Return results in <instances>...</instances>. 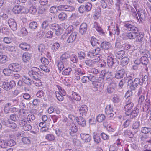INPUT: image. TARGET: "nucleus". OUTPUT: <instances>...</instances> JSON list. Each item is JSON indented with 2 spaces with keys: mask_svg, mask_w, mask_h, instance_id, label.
<instances>
[{
  "mask_svg": "<svg viewBox=\"0 0 151 151\" xmlns=\"http://www.w3.org/2000/svg\"><path fill=\"white\" fill-rule=\"evenodd\" d=\"M66 125L69 127L70 135L72 136H74L75 133H76L78 130V128L77 127L76 125L72 122H68Z\"/></svg>",
  "mask_w": 151,
  "mask_h": 151,
  "instance_id": "nucleus-1",
  "label": "nucleus"
},
{
  "mask_svg": "<svg viewBox=\"0 0 151 151\" xmlns=\"http://www.w3.org/2000/svg\"><path fill=\"white\" fill-rule=\"evenodd\" d=\"M28 73L29 76L33 78L34 79L40 78L41 74L39 70V69L36 67H34L31 70L29 71Z\"/></svg>",
  "mask_w": 151,
  "mask_h": 151,
  "instance_id": "nucleus-2",
  "label": "nucleus"
},
{
  "mask_svg": "<svg viewBox=\"0 0 151 151\" xmlns=\"http://www.w3.org/2000/svg\"><path fill=\"white\" fill-rule=\"evenodd\" d=\"M128 83L129 84L131 89L133 90H134L138 84L141 85L142 84V82L140 81V79L137 78L135 79L133 81L129 80Z\"/></svg>",
  "mask_w": 151,
  "mask_h": 151,
  "instance_id": "nucleus-3",
  "label": "nucleus"
},
{
  "mask_svg": "<svg viewBox=\"0 0 151 151\" xmlns=\"http://www.w3.org/2000/svg\"><path fill=\"white\" fill-rule=\"evenodd\" d=\"M58 9L60 11H73L75 10V8L73 6L68 5H60L57 7Z\"/></svg>",
  "mask_w": 151,
  "mask_h": 151,
  "instance_id": "nucleus-4",
  "label": "nucleus"
},
{
  "mask_svg": "<svg viewBox=\"0 0 151 151\" xmlns=\"http://www.w3.org/2000/svg\"><path fill=\"white\" fill-rule=\"evenodd\" d=\"M133 103L130 99H127L126 100V105L124 106V110L126 112L128 113L133 107Z\"/></svg>",
  "mask_w": 151,
  "mask_h": 151,
  "instance_id": "nucleus-5",
  "label": "nucleus"
},
{
  "mask_svg": "<svg viewBox=\"0 0 151 151\" xmlns=\"http://www.w3.org/2000/svg\"><path fill=\"white\" fill-rule=\"evenodd\" d=\"M9 68L11 71L14 72H18L21 69V67L18 64L13 63L9 65Z\"/></svg>",
  "mask_w": 151,
  "mask_h": 151,
  "instance_id": "nucleus-6",
  "label": "nucleus"
},
{
  "mask_svg": "<svg viewBox=\"0 0 151 151\" xmlns=\"http://www.w3.org/2000/svg\"><path fill=\"white\" fill-rule=\"evenodd\" d=\"M116 59L114 58L113 55L111 54H109L107 58V63L109 67H111L115 63Z\"/></svg>",
  "mask_w": 151,
  "mask_h": 151,
  "instance_id": "nucleus-7",
  "label": "nucleus"
},
{
  "mask_svg": "<svg viewBox=\"0 0 151 151\" xmlns=\"http://www.w3.org/2000/svg\"><path fill=\"white\" fill-rule=\"evenodd\" d=\"M8 24L11 29L13 31H15L17 29V25L15 20L13 19H10L8 21Z\"/></svg>",
  "mask_w": 151,
  "mask_h": 151,
  "instance_id": "nucleus-8",
  "label": "nucleus"
},
{
  "mask_svg": "<svg viewBox=\"0 0 151 151\" xmlns=\"http://www.w3.org/2000/svg\"><path fill=\"white\" fill-rule=\"evenodd\" d=\"M25 8L22 6H15L14 7L12 11L15 14H17L19 13H23L26 12L24 11Z\"/></svg>",
  "mask_w": 151,
  "mask_h": 151,
  "instance_id": "nucleus-9",
  "label": "nucleus"
},
{
  "mask_svg": "<svg viewBox=\"0 0 151 151\" xmlns=\"http://www.w3.org/2000/svg\"><path fill=\"white\" fill-rule=\"evenodd\" d=\"M77 35V32H72L68 36L67 40V42L68 43L73 42L76 40Z\"/></svg>",
  "mask_w": 151,
  "mask_h": 151,
  "instance_id": "nucleus-10",
  "label": "nucleus"
},
{
  "mask_svg": "<svg viewBox=\"0 0 151 151\" xmlns=\"http://www.w3.org/2000/svg\"><path fill=\"white\" fill-rule=\"evenodd\" d=\"M124 28L128 31H136L137 32L138 30V28L135 26L129 24H125Z\"/></svg>",
  "mask_w": 151,
  "mask_h": 151,
  "instance_id": "nucleus-11",
  "label": "nucleus"
},
{
  "mask_svg": "<svg viewBox=\"0 0 151 151\" xmlns=\"http://www.w3.org/2000/svg\"><path fill=\"white\" fill-rule=\"evenodd\" d=\"M139 112V109L137 108H135L134 110L132 111L131 110L128 113L127 112L125 113V114L127 115H130V117L131 118H133L134 117H135L137 116Z\"/></svg>",
  "mask_w": 151,
  "mask_h": 151,
  "instance_id": "nucleus-12",
  "label": "nucleus"
},
{
  "mask_svg": "<svg viewBox=\"0 0 151 151\" xmlns=\"http://www.w3.org/2000/svg\"><path fill=\"white\" fill-rule=\"evenodd\" d=\"M137 12L140 21L145 20L146 12L145 10L139 9Z\"/></svg>",
  "mask_w": 151,
  "mask_h": 151,
  "instance_id": "nucleus-13",
  "label": "nucleus"
},
{
  "mask_svg": "<svg viewBox=\"0 0 151 151\" xmlns=\"http://www.w3.org/2000/svg\"><path fill=\"white\" fill-rule=\"evenodd\" d=\"M76 119L78 124L82 127H84L86 125V121L82 117L80 116L79 117H76Z\"/></svg>",
  "mask_w": 151,
  "mask_h": 151,
  "instance_id": "nucleus-14",
  "label": "nucleus"
},
{
  "mask_svg": "<svg viewBox=\"0 0 151 151\" xmlns=\"http://www.w3.org/2000/svg\"><path fill=\"white\" fill-rule=\"evenodd\" d=\"M88 111L87 106L85 105H82L80 108L79 110V113L82 116H85Z\"/></svg>",
  "mask_w": 151,
  "mask_h": 151,
  "instance_id": "nucleus-15",
  "label": "nucleus"
},
{
  "mask_svg": "<svg viewBox=\"0 0 151 151\" xmlns=\"http://www.w3.org/2000/svg\"><path fill=\"white\" fill-rule=\"evenodd\" d=\"M92 84L94 86V88H95V89L94 90L95 91L98 90L100 91L103 88V86L101 82L96 81L94 83H92Z\"/></svg>",
  "mask_w": 151,
  "mask_h": 151,
  "instance_id": "nucleus-16",
  "label": "nucleus"
},
{
  "mask_svg": "<svg viewBox=\"0 0 151 151\" xmlns=\"http://www.w3.org/2000/svg\"><path fill=\"white\" fill-rule=\"evenodd\" d=\"M144 36V34L142 32H140L139 33H136L135 41L137 42H142Z\"/></svg>",
  "mask_w": 151,
  "mask_h": 151,
  "instance_id": "nucleus-17",
  "label": "nucleus"
},
{
  "mask_svg": "<svg viewBox=\"0 0 151 151\" xmlns=\"http://www.w3.org/2000/svg\"><path fill=\"white\" fill-rule=\"evenodd\" d=\"M81 139L86 142H88L90 141L91 138L88 134H80Z\"/></svg>",
  "mask_w": 151,
  "mask_h": 151,
  "instance_id": "nucleus-18",
  "label": "nucleus"
},
{
  "mask_svg": "<svg viewBox=\"0 0 151 151\" xmlns=\"http://www.w3.org/2000/svg\"><path fill=\"white\" fill-rule=\"evenodd\" d=\"M87 24L86 23H82L80 26L79 32L82 34H85L87 29Z\"/></svg>",
  "mask_w": 151,
  "mask_h": 151,
  "instance_id": "nucleus-19",
  "label": "nucleus"
},
{
  "mask_svg": "<svg viewBox=\"0 0 151 151\" xmlns=\"http://www.w3.org/2000/svg\"><path fill=\"white\" fill-rule=\"evenodd\" d=\"M124 74V69H121L118 70L116 73L115 77L117 79L122 78Z\"/></svg>",
  "mask_w": 151,
  "mask_h": 151,
  "instance_id": "nucleus-20",
  "label": "nucleus"
},
{
  "mask_svg": "<svg viewBox=\"0 0 151 151\" xmlns=\"http://www.w3.org/2000/svg\"><path fill=\"white\" fill-rule=\"evenodd\" d=\"M19 46L22 49L25 51L28 50L30 48L29 45L25 42L21 43L20 44Z\"/></svg>",
  "mask_w": 151,
  "mask_h": 151,
  "instance_id": "nucleus-21",
  "label": "nucleus"
},
{
  "mask_svg": "<svg viewBox=\"0 0 151 151\" xmlns=\"http://www.w3.org/2000/svg\"><path fill=\"white\" fill-rule=\"evenodd\" d=\"M120 32V31L118 27L116 26L113 27L112 32H109V35L111 36H112V34L114 35L116 34L117 35H118Z\"/></svg>",
  "mask_w": 151,
  "mask_h": 151,
  "instance_id": "nucleus-22",
  "label": "nucleus"
},
{
  "mask_svg": "<svg viewBox=\"0 0 151 151\" xmlns=\"http://www.w3.org/2000/svg\"><path fill=\"white\" fill-rule=\"evenodd\" d=\"M22 58L24 62H27L31 58L30 54L27 52L24 53L23 55Z\"/></svg>",
  "mask_w": 151,
  "mask_h": 151,
  "instance_id": "nucleus-23",
  "label": "nucleus"
},
{
  "mask_svg": "<svg viewBox=\"0 0 151 151\" xmlns=\"http://www.w3.org/2000/svg\"><path fill=\"white\" fill-rule=\"evenodd\" d=\"M64 62L60 59L56 62L58 69L60 71L62 70L65 67V65H64Z\"/></svg>",
  "mask_w": 151,
  "mask_h": 151,
  "instance_id": "nucleus-24",
  "label": "nucleus"
},
{
  "mask_svg": "<svg viewBox=\"0 0 151 151\" xmlns=\"http://www.w3.org/2000/svg\"><path fill=\"white\" fill-rule=\"evenodd\" d=\"M137 32H130L128 33L126 35L127 37L126 39L128 38L130 39H133L135 38Z\"/></svg>",
  "mask_w": 151,
  "mask_h": 151,
  "instance_id": "nucleus-25",
  "label": "nucleus"
},
{
  "mask_svg": "<svg viewBox=\"0 0 151 151\" xmlns=\"http://www.w3.org/2000/svg\"><path fill=\"white\" fill-rule=\"evenodd\" d=\"M101 46L103 49H108L111 47V45L109 42H103L101 44Z\"/></svg>",
  "mask_w": 151,
  "mask_h": 151,
  "instance_id": "nucleus-26",
  "label": "nucleus"
},
{
  "mask_svg": "<svg viewBox=\"0 0 151 151\" xmlns=\"http://www.w3.org/2000/svg\"><path fill=\"white\" fill-rule=\"evenodd\" d=\"M70 56V55L68 53L65 52L61 56L60 59L63 61H64L69 58Z\"/></svg>",
  "mask_w": 151,
  "mask_h": 151,
  "instance_id": "nucleus-27",
  "label": "nucleus"
},
{
  "mask_svg": "<svg viewBox=\"0 0 151 151\" xmlns=\"http://www.w3.org/2000/svg\"><path fill=\"white\" fill-rule=\"evenodd\" d=\"M87 55L89 58H93L94 60H96L97 59L98 60H99L98 58L96 57V56L94 53V51L93 50L92 51L89 52L88 53Z\"/></svg>",
  "mask_w": 151,
  "mask_h": 151,
  "instance_id": "nucleus-28",
  "label": "nucleus"
},
{
  "mask_svg": "<svg viewBox=\"0 0 151 151\" xmlns=\"http://www.w3.org/2000/svg\"><path fill=\"white\" fill-rule=\"evenodd\" d=\"M129 58L127 57L122 58L121 60V64L122 66H124L128 63Z\"/></svg>",
  "mask_w": 151,
  "mask_h": 151,
  "instance_id": "nucleus-29",
  "label": "nucleus"
},
{
  "mask_svg": "<svg viewBox=\"0 0 151 151\" xmlns=\"http://www.w3.org/2000/svg\"><path fill=\"white\" fill-rule=\"evenodd\" d=\"M75 73L78 75L82 76L85 74V72L79 68H76L75 69Z\"/></svg>",
  "mask_w": 151,
  "mask_h": 151,
  "instance_id": "nucleus-30",
  "label": "nucleus"
},
{
  "mask_svg": "<svg viewBox=\"0 0 151 151\" xmlns=\"http://www.w3.org/2000/svg\"><path fill=\"white\" fill-rule=\"evenodd\" d=\"M59 19L61 21H63L65 19L67 18L66 14L64 12H61L58 15Z\"/></svg>",
  "mask_w": 151,
  "mask_h": 151,
  "instance_id": "nucleus-31",
  "label": "nucleus"
},
{
  "mask_svg": "<svg viewBox=\"0 0 151 151\" xmlns=\"http://www.w3.org/2000/svg\"><path fill=\"white\" fill-rule=\"evenodd\" d=\"M113 111V107L111 105H109L107 106L105 109V112L106 114H109Z\"/></svg>",
  "mask_w": 151,
  "mask_h": 151,
  "instance_id": "nucleus-32",
  "label": "nucleus"
},
{
  "mask_svg": "<svg viewBox=\"0 0 151 151\" xmlns=\"http://www.w3.org/2000/svg\"><path fill=\"white\" fill-rule=\"evenodd\" d=\"M29 28L32 29H36L37 27V22L35 21L31 22L29 24Z\"/></svg>",
  "mask_w": 151,
  "mask_h": 151,
  "instance_id": "nucleus-33",
  "label": "nucleus"
},
{
  "mask_svg": "<svg viewBox=\"0 0 151 151\" xmlns=\"http://www.w3.org/2000/svg\"><path fill=\"white\" fill-rule=\"evenodd\" d=\"M91 43L93 46H94L99 44L97 39L94 37H92L91 40Z\"/></svg>",
  "mask_w": 151,
  "mask_h": 151,
  "instance_id": "nucleus-34",
  "label": "nucleus"
},
{
  "mask_svg": "<svg viewBox=\"0 0 151 151\" xmlns=\"http://www.w3.org/2000/svg\"><path fill=\"white\" fill-rule=\"evenodd\" d=\"M55 95L57 99L59 101H62L64 99V95H63L58 91H56L55 93Z\"/></svg>",
  "mask_w": 151,
  "mask_h": 151,
  "instance_id": "nucleus-35",
  "label": "nucleus"
},
{
  "mask_svg": "<svg viewBox=\"0 0 151 151\" xmlns=\"http://www.w3.org/2000/svg\"><path fill=\"white\" fill-rule=\"evenodd\" d=\"M106 117L105 115L103 114H99L96 117V119L98 122H101L105 120Z\"/></svg>",
  "mask_w": 151,
  "mask_h": 151,
  "instance_id": "nucleus-36",
  "label": "nucleus"
},
{
  "mask_svg": "<svg viewBox=\"0 0 151 151\" xmlns=\"http://www.w3.org/2000/svg\"><path fill=\"white\" fill-rule=\"evenodd\" d=\"M101 73L103 75L104 74V76L106 77L107 78V77H109L110 76H112L111 72H109L106 70H102L101 71Z\"/></svg>",
  "mask_w": 151,
  "mask_h": 151,
  "instance_id": "nucleus-37",
  "label": "nucleus"
},
{
  "mask_svg": "<svg viewBox=\"0 0 151 151\" xmlns=\"http://www.w3.org/2000/svg\"><path fill=\"white\" fill-rule=\"evenodd\" d=\"M11 105V104L10 103H8L5 104L4 107V111L6 114L8 113L10 110Z\"/></svg>",
  "mask_w": 151,
  "mask_h": 151,
  "instance_id": "nucleus-38",
  "label": "nucleus"
},
{
  "mask_svg": "<svg viewBox=\"0 0 151 151\" xmlns=\"http://www.w3.org/2000/svg\"><path fill=\"white\" fill-rule=\"evenodd\" d=\"M70 60L74 63H76L78 60L77 56L74 54H73L70 56Z\"/></svg>",
  "mask_w": 151,
  "mask_h": 151,
  "instance_id": "nucleus-39",
  "label": "nucleus"
},
{
  "mask_svg": "<svg viewBox=\"0 0 151 151\" xmlns=\"http://www.w3.org/2000/svg\"><path fill=\"white\" fill-rule=\"evenodd\" d=\"M31 139L30 137H25L22 138V142L25 144H29L31 142Z\"/></svg>",
  "mask_w": 151,
  "mask_h": 151,
  "instance_id": "nucleus-40",
  "label": "nucleus"
},
{
  "mask_svg": "<svg viewBox=\"0 0 151 151\" xmlns=\"http://www.w3.org/2000/svg\"><path fill=\"white\" fill-rule=\"evenodd\" d=\"M7 56L2 55H0V63L2 64L6 63L7 60Z\"/></svg>",
  "mask_w": 151,
  "mask_h": 151,
  "instance_id": "nucleus-41",
  "label": "nucleus"
},
{
  "mask_svg": "<svg viewBox=\"0 0 151 151\" xmlns=\"http://www.w3.org/2000/svg\"><path fill=\"white\" fill-rule=\"evenodd\" d=\"M140 60H141V63L144 65H146L148 63V60L147 58L145 56L142 57Z\"/></svg>",
  "mask_w": 151,
  "mask_h": 151,
  "instance_id": "nucleus-42",
  "label": "nucleus"
},
{
  "mask_svg": "<svg viewBox=\"0 0 151 151\" xmlns=\"http://www.w3.org/2000/svg\"><path fill=\"white\" fill-rule=\"evenodd\" d=\"M72 98L77 101H79L81 99L80 96L79 95H78L76 92H74L72 93Z\"/></svg>",
  "mask_w": 151,
  "mask_h": 151,
  "instance_id": "nucleus-43",
  "label": "nucleus"
},
{
  "mask_svg": "<svg viewBox=\"0 0 151 151\" xmlns=\"http://www.w3.org/2000/svg\"><path fill=\"white\" fill-rule=\"evenodd\" d=\"M71 71V68H68L65 69L62 72V74L65 75H69L70 74Z\"/></svg>",
  "mask_w": 151,
  "mask_h": 151,
  "instance_id": "nucleus-44",
  "label": "nucleus"
},
{
  "mask_svg": "<svg viewBox=\"0 0 151 151\" xmlns=\"http://www.w3.org/2000/svg\"><path fill=\"white\" fill-rule=\"evenodd\" d=\"M125 135L129 137V138H132L133 137V134L131 131L129 130H126L124 132Z\"/></svg>",
  "mask_w": 151,
  "mask_h": 151,
  "instance_id": "nucleus-45",
  "label": "nucleus"
},
{
  "mask_svg": "<svg viewBox=\"0 0 151 151\" xmlns=\"http://www.w3.org/2000/svg\"><path fill=\"white\" fill-rule=\"evenodd\" d=\"M38 78H34L33 80V82L34 84L37 86H40L42 83L40 80L38 79Z\"/></svg>",
  "mask_w": 151,
  "mask_h": 151,
  "instance_id": "nucleus-46",
  "label": "nucleus"
},
{
  "mask_svg": "<svg viewBox=\"0 0 151 151\" xmlns=\"http://www.w3.org/2000/svg\"><path fill=\"white\" fill-rule=\"evenodd\" d=\"M2 88L5 90L8 91L11 89V87L8 83L4 82L3 83Z\"/></svg>",
  "mask_w": 151,
  "mask_h": 151,
  "instance_id": "nucleus-47",
  "label": "nucleus"
},
{
  "mask_svg": "<svg viewBox=\"0 0 151 151\" xmlns=\"http://www.w3.org/2000/svg\"><path fill=\"white\" fill-rule=\"evenodd\" d=\"M45 139L49 141H52L54 140L55 138L53 134H49L46 135Z\"/></svg>",
  "mask_w": 151,
  "mask_h": 151,
  "instance_id": "nucleus-48",
  "label": "nucleus"
},
{
  "mask_svg": "<svg viewBox=\"0 0 151 151\" xmlns=\"http://www.w3.org/2000/svg\"><path fill=\"white\" fill-rule=\"evenodd\" d=\"M120 101V97L117 95H115L112 98V101L114 103H118Z\"/></svg>",
  "mask_w": 151,
  "mask_h": 151,
  "instance_id": "nucleus-49",
  "label": "nucleus"
},
{
  "mask_svg": "<svg viewBox=\"0 0 151 151\" xmlns=\"http://www.w3.org/2000/svg\"><path fill=\"white\" fill-rule=\"evenodd\" d=\"M22 79L24 82L27 84L29 85L31 84L32 81L29 78L23 76Z\"/></svg>",
  "mask_w": 151,
  "mask_h": 151,
  "instance_id": "nucleus-50",
  "label": "nucleus"
},
{
  "mask_svg": "<svg viewBox=\"0 0 151 151\" xmlns=\"http://www.w3.org/2000/svg\"><path fill=\"white\" fill-rule=\"evenodd\" d=\"M92 6V4L90 3H87L84 6L85 10L86 11H90L91 9Z\"/></svg>",
  "mask_w": 151,
  "mask_h": 151,
  "instance_id": "nucleus-51",
  "label": "nucleus"
},
{
  "mask_svg": "<svg viewBox=\"0 0 151 151\" xmlns=\"http://www.w3.org/2000/svg\"><path fill=\"white\" fill-rule=\"evenodd\" d=\"M7 146H9L12 147L15 145L16 144V142L13 139H10L8 140L6 142Z\"/></svg>",
  "mask_w": 151,
  "mask_h": 151,
  "instance_id": "nucleus-52",
  "label": "nucleus"
},
{
  "mask_svg": "<svg viewBox=\"0 0 151 151\" xmlns=\"http://www.w3.org/2000/svg\"><path fill=\"white\" fill-rule=\"evenodd\" d=\"M29 11L30 13L34 14L37 12V9L35 6H32L30 7Z\"/></svg>",
  "mask_w": 151,
  "mask_h": 151,
  "instance_id": "nucleus-53",
  "label": "nucleus"
},
{
  "mask_svg": "<svg viewBox=\"0 0 151 151\" xmlns=\"http://www.w3.org/2000/svg\"><path fill=\"white\" fill-rule=\"evenodd\" d=\"M7 146L6 142L3 140L0 139V147L5 148Z\"/></svg>",
  "mask_w": 151,
  "mask_h": 151,
  "instance_id": "nucleus-54",
  "label": "nucleus"
},
{
  "mask_svg": "<svg viewBox=\"0 0 151 151\" xmlns=\"http://www.w3.org/2000/svg\"><path fill=\"white\" fill-rule=\"evenodd\" d=\"M93 51H94V53L96 56V57L99 58V59H98L100 60V58L99 56L98 55L101 52L100 49L99 47H97Z\"/></svg>",
  "mask_w": 151,
  "mask_h": 151,
  "instance_id": "nucleus-55",
  "label": "nucleus"
},
{
  "mask_svg": "<svg viewBox=\"0 0 151 151\" xmlns=\"http://www.w3.org/2000/svg\"><path fill=\"white\" fill-rule=\"evenodd\" d=\"M40 67L42 70L46 72H49L50 71V69L45 65H40Z\"/></svg>",
  "mask_w": 151,
  "mask_h": 151,
  "instance_id": "nucleus-56",
  "label": "nucleus"
},
{
  "mask_svg": "<svg viewBox=\"0 0 151 151\" xmlns=\"http://www.w3.org/2000/svg\"><path fill=\"white\" fill-rule=\"evenodd\" d=\"M150 129L146 127H145L142 128L141 131L142 133L144 134H147L149 132H150Z\"/></svg>",
  "mask_w": 151,
  "mask_h": 151,
  "instance_id": "nucleus-57",
  "label": "nucleus"
},
{
  "mask_svg": "<svg viewBox=\"0 0 151 151\" xmlns=\"http://www.w3.org/2000/svg\"><path fill=\"white\" fill-rule=\"evenodd\" d=\"M10 119L14 121H17L18 119V117L15 114H11L10 115Z\"/></svg>",
  "mask_w": 151,
  "mask_h": 151,
  "instance_id": "nucleus-58",
  "label": "nucleus"
},
{
  "mask_svg": "<svg viewBox=\"0 0 151 151\" xmlns=\"http://www.w3.org/2000/svg\"><path fill=\"white\" fill-rule=\"evenodd\" d=\"M59 27V25L56 24H53L51 25L50 28L52 30L55 31Z\"/></svg>",
  "mask_w": 151,
  "mask_h": 151,
  "instance_id": "nucleus-59",
  "label": "nucleus"
},
{
  "mask_svg": "<svg viewBox=\"0 0 151 151\" xmlns=\"http://www.w3.org/2000/svg\"><path fill=\"white\" fill-rule=\"evenodd\" d=\"M94 141L96 143H99L101 141L100 137L98 135H95L93 136Z\"/></svg>",
  "mask_w": 151,
  "mask_h": 151,
  "instance_id": "nucleus-60",
  "label": "nucleus"
},
{
  "mask_svg": "<svg viewBox=\"0 0 151 151\" xmlns=\"http://www.w3.org/2000/svg\"><path fill=\"white\" fill-rule=\"evenodd\" d=\"M41 61L42 63L45 65H47L49 63V60L45 57L42 58L41 59Z\"/></svg>",
  "mask_w": 151,
  "mask_h": 151,
  "instance_id": "nucleus-61",
  "label": "nucleus"
},
{
  "mask_svg": "<svg viewBox=\"0 0 151 151\" xmlns=\"http://www.w3.org/2000/svg\"><path fill=\"white\" fill-rule=\"evenodd\" d=\"M140 125V122L138 121H136L133 124V128L134 129L138 128Z\"/></svg>",
  "mask_w": 151,
  "mask_h": 151,
  "instance_id": "nucleus-62",
  "label": "nucleus"
},
{
  "mask_svg": "<svg viewBox=\"0 0 151 151\" xmlns=\"http://www.w3.org/2000/svg\"><path fill=\"white\" fill-rule=\"evenodd\" d=\"M3 41L5 43L8 44L10 43L12 41V40L11 38L6 37L4 38Z\"/></svg>",
  "mask_w": 151,
  "mask_h": 151,
  "instance_id": "nucleus-63",
  "label": "nucleus"
},
{
  "mask_svg": "<svg viewBox=\"0 0 151 151\" xmlns=\"http://www.w3.org/2000/svg\"><path fill=\"white\" fill-rule=\"evenodd\" d=\"M55 31V34L56 35L58 36L60 35L62 33V29L59 26V27H58V29Z\"/></svg>",
  "mask_w": 151,
  "mask_h": 151,
  "instance_id": "nucleus-64",
  "label": "nucleus"
}]
</instances>
